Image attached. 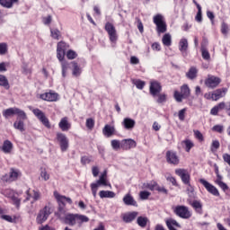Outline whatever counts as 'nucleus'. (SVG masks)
I'll return each mask as SVG.
<instances>
[{
	"label": "nucleus",
	"instance_id": "obj_13",
	"mask_svg": "<svg viewBox=\"0 0 230 230\" xmlns=\"http://www.w3.org/2000/svg\"><path fill=\"white\" fill-rule=\"evenodd\" d=\"M199 182H200V184H202V186H204V188H206V190H207V191H208V193H211L215 197H218V195H220L217 187H215L213 184L209 183V181H208L204 179H199Z\"/></svg>",
	"mask_w": 230,
	"mask_h": 230
},
{
	"label": "nucleus",
	"instance_id": "obj_62",
	"mask_svg": "<svg viewBox=\"0 0 230 230\" xmlns=\"http://www.w3.org/2000/svg\"><path fill=\"white\" fill-rule=\"evenodd\" d=\"M212 130H214V132H218L219 134H222L224 132V126L216 125L212 128Z\"/></svg>",
	"mask_w": 230,
	"mask_h": 230
},
{
	"label": "nucleus",
	"instance_id": "obj_2",
	"mask_svg": "<svg viewBox=\"0 0 230 230\" xmlns=\"http://www.w3.org/2000/svg\"><path fill=\"white\" fill-rule=\"evenodd\" d=\"M105 31H107L110 41L112 44H116L118 42V31H116V27L111 22H106L104 26Z\"/></svg>",
	"mask_w": 230,
	"mask_h": 230
},
{
	"label": "nucleus",
	"instance_id": "obj_1",
	"mask_svg": "<svg viewBox=\"0 0 230 230\" xmlns=\"http://www.w3.org/2000/svg\"><path fill=\"white\" fill-rule=\"evenodd\" d=\"M100 186H109L111 188V183L107 180V171H104L99 177V180L96 182L91 183V190L94 199H96V195L98 193V189Z\"/></svg>",
	"mask_w": 230,
	"mask_h": 230
},
{
	"label": "nucleus",
	"instance_id": "obj_51",
	"mask_svg": "<svg viewBox=\"0 0 230 230\" xmlns=\"http://www.w3.org/2000/svg\"><path fill=\"white\" fill-rule=\"evenodd\" d=\"M77 222L78 224H84V222H89V217L84 215L77 214Z\"/></svg>",
	"mask_w": 230,
	"mask_h": 230
},
{
	"label": "nucleus",
	"instance_id": "obj_50",
	"mask_svg": "<svg viewBox=\"0 0 230 230\" xmlns=\"http://www.w3.org/2000/svg\"><path fill=\"white\" fill-rule=\"evenodd\" d=\"M0 4L4 6V8H12V6H13L12 0H0Z\"/></svg>",
	"mask_w": 230,
	"mask_h": 230
},
{
	"label": "nucleus",
	"instance_id": "obj_34",
	"mask_svg": "<svg viewBox=\"0 0 230 230\" xmlns=\"http://www.w3.org/2000/svg\"><path fill=\"white\" fill-rule=\"evenodd\" d=\"M24 121L25 120L16 119L13 123V128L16 130H20V132H24V130H26V128H24Z\"/></svg>",
	"mask_w": 230,
	"mask_h": 230
},
{
	"label": "nucleus",
	"instance_id": "obj_21",
	"mask_svg": "<svg viewBox=\"0 0 230 230\" xmlns=\"http://www.w3.org/2000/svg\"><path fill=\"white\" fill-rule=\"evenodd\" d=\"M77 220V214H66L63 220L64 224L67 226H75Z\"/></svg>",
	"mask_w": 230,
	"mask_h": 230
},
{
	"label": "nucleus",
	"instance_id": "obj_49",
	"mask_svg": "<svg viewBox=\"0 0 230 230\" xmlns=\"http://www.w3.org/2000/svg\"><path fill=\"white\" fill-rule=\"evenodd\" d=\"M195 20L197 22H202V7L198 5V13L196 14Z\"/></svg>",
	"mask_w": 230,
	"mask_h": 230
},
{
	"label": "nucleus",
	"instance_id": "obj_64",
	"mask_svg": "<svg viewBox=\"0 0 230 230\" xmlns=\"http://www.w3.org/2000/svg\"><path fill=\"white\" fill-rule=\"evenodd\" d=\"M223 160L225 163H227L228 166H230V155L226 153L223 155Z\"/></svg>",
	"mask_w": 230,
	"mask_h": 230
},
{
	"label": "nucleus",
	"instance_id": "obj_53",
	"mask_svg": "<svg viewBox=\"0 0 230 230\" xmlns=\"http://www.w3.org/2000/svg\"><path fill=\"white\" fill-rule=\"evenodd\" d=\"M76 57H78V54H76V52H75L74 50H68L66 52V58H68V60H75Z\"/></svg>",
	"mask_w": 230,
	"mask_h": 230
},
{
	"label": "nucleus",
	"instance_id": "obj_6",
	"mask_svg": "<svg viewBox=\"0 0 230 230\" xmlns=\"http://www.w3.org/2000/svg\"><path fill=\"white\" fill-rule=\"evenodd\" d=\"M174 213L177 217H180V218H191V212L186 206H177L174 208Z\"/></svg>",
	"mask_w": 230,
	"mask_h": 230
},
{
	"label": "nucleus",
	"instance_id": "obj_30",
	"mask_svg": "<svg viewBox=\"0 0 230 230\" xmlns=\"http://www.w3.org/2000/svg\"><path fill=\"white\" fill-rule=\"evenodd\" d=\"M73 69H72V75L75 78H78L82 75V68H80V66H78V63L75 61L71 62Z\"/></svg>",
	"mask_w": 230,
	"mask_h": 230
},
{
	"label": "nucleus",
	"instance_id": "obj_57",
	"mask_svg": "<svg viewBox=\"0 0 230 230\" xmlns=\"http://www.w3.org/2000/svg\"><path fill=\"white\" fill-rule=\"evenodd\" d=\"M221 33H223V35H227V33H229V27L226 22H223L221 25Z\"/></svg>",
	"mask_w": 230,
	"mask_h": 230
},
{
	"label": "nucleus",
	"instance_id": "obj_24",
	"mask_svg": "<svg viewBox=\"0 0 230 230\" xmlns=\"http://www.w3.org/2000/svg\"><path fill=\"white\" fill-rule=\"evenodd\" d=\"M122 200L126 206H134L135 208H137V201L134 199V197H132L130 193L126 194Z\"/></svg>",
	"mask_w": 230,
	"mask_h": 230
},
{
	"label": "nucleus",
	"instance_id": "obj_10",
	"mask_svg": "<svg viewBox=\"0 0 230 230\" xmlns=\"http://www.w3.org/2000/svg\"><path fill=\"white\" fill-rule=\"evenodd\" d=\"M57 139L60 145L61 152H66L69 148V139L63 133H57Z\"/></svg>",
	"mask_w": 230,
	"mask_h": 230
},
{
	"label": "nucleus",
	"instance_id": "obj_63",
	"mask_svg": "<svg viewBox=\"0 0 230 230\" xmlns=\"http://www.w3.org/2000/svg\"><path fill=\"white\" fill-rule=\"evenodd\" d=\"M51 21H53V19L51 18V15H49L47 17H43V19H42V22L46 26H48V24H51Z\"/></svg>",
	"mask_w": 230,
	"mask_h": 230
},
{
	"label": "nucleus",
	"instance_id": "obj_37",
	"mask_svg": "<svg viewBox=\"0 0 230 230\" xmlns=\"http://www.w3.org/2000/svg\"><path fill=\"white\" fill-rule=\"evenodd\" d=\"M197 68L195 66H191L189 72L186 74V76L189 77L190 80H194V78H197Z\"/></svg>",
	"mask_w": 230,
	"mask_h": 230
},
{
	"label": "nucleus",
	"instance_id": "obj_58",
	"mask_svg": "<svg viewBox=\"0 0 230 230\" xmlns=\"http://www.w3.org/2000/svg\"><path fill=\"white\" fill-rule=\"evenodd\" d=\"M86 127H87V128H89L90 130H92V128H94V119H86Z\"/></svg>",
	"mask_w": 230,
	"mask_h": 230
},
{
	"label": "nucleus",
	"instance_id": "obj_38",
	"mask_svg": "<svg viewBox=\"0 0 230 230\" xmlns=\"http://www.w3.org/2000/svg\"><path fill=\"white\" fill-rule=\"evenodd\" d=\"M162 42L164 46H167V47L172 46V35H170V33L164 34L162 39Z\"/></svg>",
	"mask_w": 230,
	"mask_h": 230
},
{
	"label": "nucleus",
	"instance_id": "obj_46",
	"mask_svg": "<svg viewBox=\"0 0 230 230\" xmlns=\"http://www.w3.org/2000/svg\"><path fill=\"white\" fill-rule=\"evenodd\" d=\"M219 148H220V142L218 140H213L210 146L211 153L215 154V152H217V150H218Z\"/></svg>",
	"mask_w": 230,
	"mask_h": 230
},
{
	"label": "nucleus",
	"instance_id": "obj_23",
	"mask_svg": "<svg viewBox=\"0 0 230 230\" xmlns=\"http://www.w3.org/2000/svg\"><path fill=\"white\" fill-rule=\"evenodd\" d=\"M179 49L183 57L188 55V39L182 38L180 40Z\"/></svg>",
	"mask_w": 230,
	"mask_h": 230
},
{
	"label": "nucleus",
	"instance_id": "obj_33",
	"mask_svg": "<svg viewBox=\"0 0 230 230\" xmlns=\"http://www.w3.org/2000/svg\"><path fill=\"white\" fill-rule=\"evenodd\" d=\"M190 206L198 212L199 215H202V203L199 200H193L190 203Z\"/></svg>",
	"mask_w": 230,
	"mask_h": 230
},
{
	"label": "nucleus",
	"instance_id": "obj_44",
	"mask_svg": "<svg viewBox=\"0 0 230 230\" xmlns=\"http://www.w3.org/2000/svg\"><path fill=\"white\" fill-rule=\"evenodd\" d=\"M60 31L58 29H50V37L55 40H58L60 39Z\"/></svg>",
	"mask_w": 230,
	"mask_h": 230
},
{
	"label": "nucleus",
	"instance_id": "obj_12",
	"mask_svg": "<svg viewBox=\"0 0 230 230\" xmlns=\"http://www.w3.org/2000/svg\"><path fill=\"white\" fill-rule=\"evenodd\" d=\"M161 91H163V86H161V84L159 82L152 81L150 83L149 92L153 98H156L157 95L161 93Z\"/></svg>",
	"mask_w": 230,
	"mask_h": 230
},
{
	"label": "nucleus",
	"instance_id": "obj_43",
	"mask_svg": "<svg viewBox=\"0 0 230 230\" xmlns=\"http://www.w3.org/2000/svg\"><path fill=\"white\" fill-rule=\"evenodd\" d=\"M111 145L113 150H115L116 152H118V150H120L121 148V141L117 140V139H113L111 141Z\"/></svg>",
	"mask_w": 230,
	"mask_h": 230
},
{
	"label": "nucleus",
	"instance_id": "obj_27",
	"mask_svg": "<svg viewBox=\"0 0 230 230\" xmlns=\"http://www.w3.org/2000/svg\"><path fill=\"white\" fill-rule=\"evenodd\" d=\"M13 149V144H12V141L10 140L4 141V144L1 146V150L2 152H4V154H11Z\"/></svg>",
	"mask_w": 230,
	"mask_h": 230
},
{
	"label": "nucleus",
	"instance_id": "obj_15",
	"mask_svg": "<svg viewBox=\"0 0 230 230\" xmlns=\"http://www.w3.org/2000/svg\"><path fill=\"white\" fill-rule=\"evenodd\" d=\"M166 161L169 164H173L174 166H177L180 163L179 156L175 151L166 152Z\"/></svg>",
	"mask_w": 230,
	"mask_h": 230
},
{
	"label": "nucleus",
	"instance_id": "obj_42",
	"mask_svg": "<svg viewBox=\"0 0 230 230\" xmlns=\"http://www.w3.org/2000/svg\"><path fill=\"white\" fill-rule=\"evenodd\" d=\"M137 223L140 227H146V224L148 223V218L145 217H138L137 219Z\"/></svg>",
	"mask_w": 230,
	"mask_h": 230
},
{
	"label": "nucleus",
	"instance_id": "obj_59",
	"mask_svg": "<svg viewBox=\"0 0 230 230\" xmlns=\"http://www.w3.org/2000/svg\"><path fill=\"white\" fill-rule=\"evenodd\" d=\"M155 190H156V191H159L160 193L168 195V190H166V188H164V187H161V186L157 185V183H156V187Z\"/></svg>",
	"mask_w": 230,
	"mask_h": 230
},
{
	"label": "nucleus",
	"instance_id": "obj_16",
	"mask_svg": "<svg viewBox=\"0 0 230 230\" xmlns=\"http://www.w3.org/2000/svg\"><path fill=\"white\" fill-rule=\"evenodd\" d=\"M54 197L58 200L59 207L62 206V208H66V202H67V204H73V200L71 199V198L60 195L57 191H54Z\"/></svg>",
	"mask_w": 230,
	"mask_h": 230
},
{
	"label": "nucleus",
	"instance_id": "obj_32",
	"mask_svg": "<svg viewBox=\"0 0 230 230\" xmlns=\"http://www.w3.org/2000/svg\"><path fill=\"white\" fill-rule=\"evenodd\" d=\"M207 44H208V41H204L201 45V55L204 60H209L211 58V56L209 55V51H208V49H206Z\"/></svg>",
	"mask_w": 230,
	"mask_h": 230
},
{
	"label": "nucleus",
	"instance_id": "obj_3",
	"mask_svg": "<svg viewBox=\"0 0 230 230\" xmlns=\"http://www.w3.org/2000/svg\"><path fill=\"white\" fill-rule=\"evenodd\" d=\"M154 22L156 25L157 33H166V22L162 14H156L153 18Z\"/></svg>",
	"mask_w": 230,
	"mask_h": 230
},
{
	"label": "nucleus",
	"instance_id": "obj_45",
	"mask_svg": "<svg viewBox=\"0 0 230 230\" xmlns=\"http://www.w3.org/2000/svg\"><path fill=\"white\" fill-rule=\"evenodd\" d=\"M156 96V103H166V100L168 98V95H166V93H158Z\"/></svg>",
	"mask_w": 230,
	"mask_h": 230
},
{
	"label": "nucleus",
	"instance_id": "obj_18",
	"mask_svg": "<svg viewBox=\"0 0 230 230\" xmlns=\"http://www.w3.org/2000/svg\"><path fill=\"white\" fill-rule=\"evenodd\" d=\"M40 98L45 102H57V100H58V93L49 92V93L40 94Z\"/></svg>",
	"mask_w": 230,
	"mask_h": 230
},
{
	"label": "nucleus",
	"instance_id": "obj_25",
	"mask_svg": "<svg viewBox=\"0 0 230 230\" xmlns=\"http://www.w3.org/2000/svg\"><path fill=\"white\" fill-rule=\"evenodd\" d=\"M58 127L63 132H67V130L71 128V123H69L67 117H64L63 119H61L58 123Z\"/></svg>",
	"mask_w": 230,
	"mask_h": 230
},
{
	"label": "nucleus",
	"instance_id": "obj_11",
	"mask_svg": "<svg viewBox=\"0 0 230 230\" xmlns=\"http://www.w3.org/2000/svg\"><path fill=\"white\" fill-rule=\"evenodd\" d=\"M19 177H21V172L17 169H11L9 174L3 176V181L5 182H13V181H17Z\"/></svg>",
	"mask_w": 230,
	"mask_h": 230
},
{
	"label": "nucleus",
	"instance_id": "obj_61",
	"mask_svg": "<svg viewBox=\"0 0 230 230\" xmlns=\"http://www.w3.org/2000/svg\"><path fill=\"white\" fill-rule=\"evenodd\" d=\"M22 73L23 75H31V69L28 67V64L22 65Z\"/></svg>",
	"mask_w": 230,
	"mask_h": 230
},
{
	"label": "nucleus",
	"instance_id": "obj_5",
	"mask_svg": "<svg viewBox=\"0 0 230 230\" xmlns=\"http://www.w3.org/2000/svg\"><path fill=\"white\" fill-rule=\"evenodd\" d=\"M32 112L34 116L40 121V123L44 125V127H46L47 128H51L49 119H48V117H46V114L42 111L39 109H33Z\"/></svg>",
	"mask_w": 230,
	"mask_h": 230
},
{
	"label": "nucleus",
	"instance_id": "obj_40",
	"mask_svg": "<svg viewBox=\"0 0 230 230\" xmlns=\"http://www.w3.org/2000/svg\"><path fill=\"white\" fill-rule=\"evenodd\" d=\"M57 215L59 220H61L62 222L66 218V216L67 215V213H66V208L62 207V205H60V207L58 208V211L57 212Z\"/></svg>",
	"mask_w": 230,
	"mask_h": 230
},
{
	"label": "nucleus",
	"instance_id": "obj_28",
	"mask_svg": "<svg viewBox=\"0 0 230 230\" xmlns=\"http://www.w3.org/2000/svg\"><path fill=\"white\" fill-rule=\"evenodd\" d=\"M17 111V107L8 108L3 111V116L5 119H9V118H13L15 116Z\"/></svg>",
	"mask_w": 230,
	"mask_h": 230
},
{
	"label": "nucleus",
	"instance_id": "obj_9",
	"mask_svg": "<svg viewBox=\"0 0 230 230\" xmlns=\"http://www.w3.org/2000/svg\"><path fill=\"white\" fill-rule=\"evenodd\" d=\"M49 215H51V212L49 211V208L45 207L44 208L40 210L36 218V222L38 224H44V222L48 220Z\"/></svg>",
	"mask_w": 230,
	"mask_h": 230
},
{
	"label": "nucleus",
	"instance_id": "obj_29",
	"mask_svg": "<svg viewBox=\"0 0 230 230\" xmlns=\"http://www.w3.org/2000/svg\"><path fill=\"white\" fill-rule=\"evenodd\" d=\"M114 132H116V128L111 125H105L102 129V134L106 136V137H111L114 135Z\"/></svg>",
	"mask_w": 230,
	"mask_h": 230
},
{
	"label": "nucleus",
	"instance_id": "obj_26",
	"mask_svg": "<svg viewBox=\"0 0 230 230\" xmlns=\"http://www.w3.org/2000/svg\"><path fill=\"white\" fill-rule=\"evenodd\" d=\"M26 199L25 200H30V199H31L32 197V201L31 204H33V202H37V200H40V192L37 191V190H32L31 193H30V190L26 191Z\"/></svg>",
	"mask_w": 230,
	"mask_h": 230
},
{
	"label": "nucleus",
	"instance_id": "obj_4",
	"mask_svg": "<svg viewBox=\"0 0 230 230\" xmlns=\"http://www.w3.org/2000/svg\"><path fill=\"white\" fill-rule=\"evenodd\" d=\"M189 96H190V87H188L187 84H183L181 87V93H179L178 91L174 92V100H176L178 103H181L182 100L188 98Z\"/></svg>",
	"mask_w": 230,
	"mask_h": 230
},
{
	"label": "nucleus",
	"instance_id": "obj_47",
	"mask_svg": "<svg viewBox=\"0 0 230 230\" xmlns=\"http://www.w3.org/2000/svg\"><path fill=\"white\" fill-rule=\"evenodd\" d=\"M133 84L136 85L137 89L143 90L145 87V81L139 79L133 80Z\"/></svg>",
	"mask_w": 230,
	"mask_h": 230
},
{
	"label": "nucleus",
	"instance_id": "obj_36",
	"mask_svg": "<svg viewBox=\"0 0 230 230\" xmlns=\"http://www.w3.org/2000/svg\"><path fill=\"white\" fill-rule=\"evenodd\" d=\"M157 187V182L151 181V182H146L142 184V190H150L151 191H154L155 188Z\"/></svg>",
	"mask_w": 230,
	"mask_h": 230
},
{
	"label": "nucleus",
	"instance_id": "obj_20",
	"mask_svg": "<svg viewBox=\"0 0 230 230\" xmlns=\"http://www.w3.org/2000/svg\"><path fill=\"white\" fill-rule=\"evenodd\" d=\"M137 215H139L138 212L133 211V212H128L126 214H123L122 220L126 224H130V222H134L136 218H137Z\"/></svg>",
	"mask_w": 230,
	"mask_h": 230
},
{
	"label": "nucleus",
	"instance_id": "obj_41",
	"mask_svg": "<svg viewBox=\"0 0 230 230\" xmlns=\"http://www.w3.org/2000/svg\"><path fill=\"white\" fill-rule=\"evenodd\" d=\"M0 85L2 87H4V89H10V84L8 83V79L3 75H0Z\"/></svg>",
	"mask_w": 230,
	"mask_h": 230
},
{
	"label": "nucleus",
	"instance_id": "obj_14",
	"mask_svg": "<svg viewBox=\"0 0 230 230\" xmlns=\"http://www.w3.org/2000/svg\"><path fill=\"white\" fill-rule=\"evenodd\" d=\"M176 175H178L181 179L183 184H190V172L186 169H176L175 170Z\"/></svg>",
	"mask_w": 230,
	"mask_h": 230
},
{
	"label": "nucleus",
	"instance_id": "obj_54",
	"mask_svg": "<svg viewBox=\"0 0 230 230\" xmlns=\"http://www.w3.org/2000/svg\"><path fill=\"white\" fill-rule=\"evenodd\" d=\"M40 177L43 181H49V173H48V171H46V169L41 170Z\"/></svg>",
	"mask_w": 230,
	"mask_h": 230
},
{
	"label": "nucleus",
	"instance_id": "obj_31",
	"mask_svg": "<svg viewBox=\"0 0 230 230\" xmlns=\"http://www.w3.org/2000/svg\"><path fill=\"white\" fill-rule=\"evenodd\" d=\"M99 197H101V199H114L116 193L112 190H101L99 192Z\"/></svg>",
	"mask_w": 230,
	"mask_h": 230
},
{
	"label": "nucleus",
	"instance_id": "obj_52",
	"mask_svg": "<svg viewBox=\"0 0 230 230\" xmlns=\"http://www.w3.org/2000/svg\"><path fill=\"white\" fill-rule=\"evenodd\" d=\"M188 110L186 108H183L182 110L179 111L178 112V118L180 119V121H184L185 118H186V111Z\"/></svg>",
	"mask_w": 230,
	"mask_h": 230
},
{
	"label": "nucleus",
	"instance_id": "obj_56",
	"mask_svg": "<svg viewBox=\"0 0 230 230\" xmlns=\"http://www.w3.org/2000/svg\"><path fill=\"white\" fill-rule=\"evenodd\" d=\"M217 184L219 186V188H221V190L223 191H226V190H228L229 187H227V184H226L224 181H220V180H217Z\"/></svg>",
	"mask_w": 230,
	"mask_h": 230
},
{
	"label": "nucleus",
	"instance_id": "obj_55",
	"mask_svg": "<svg viewBox=\"0 0 230 230\" xmlns=\"http://www.w3.org/2000/svg\"><path fill=\"white\" fill-rule=\"evenodd\" d=\"M184 145H185V150L186 152H190L191 150V148H193V142H191L190 140H185L183 141Z\"/></svg>",
	"mask_w": 230,
	"mask_h": 230
},
{
	"label": "nucleus",
	"instance_id": "obj_22",
	"mask_svg": "<svg viewBox=\"0 0 230 230\" xmlns=\"http://www.w3.org/2000/svg\"><path fill=\"white\" fill-rule=\"evenodd\" d=\"M121 124L126 130H134V127H136V120L130 118H125Z\"/></svg>",
	"mask_w": 230,
	"mask_h": 230
},
{
	"label": "nucleus",
	"instance_id": "obj_19",
	"mask_svg": "<svg viewBox=\"0 0 230 230\" xmlns=\"http://www.w3.org/2000/svg\"><path fill=\"white\" fill-rule=\"evenodd\" d=\"M227 93V88H221L214 91L211 94V98L214 102L220 100V98H224Z\"/></svg>",
	"mask_w": 230,
	"mask_h": 230
},
{
	"label": "nucleus",
	"instance_id": "obj_48",
	"mask_svg": "<svg viewBox=\"0 0 230 230\" xmlns=\"http://www.w3.org/2000/svg\"><path fill=\"white\" fill-rule=\"evenodd\" d=\"M8 53V44L2 42L0 43V55H6Z\"/></svg>",
	"mask_w": 230,
	"mask_h": 230
},
{
	"label": "nucleus",
	"instance_id": "obj_17",
	"mask_svg": "<svg viewBox=\"0 0 230 230\" xmlns=\"http://www.w3.org/2000/svg\"><path fill=\"white\" fill-rule=\"evenodd\" d=\"M136 146H137V143H136L135 140L132 138L121 140L122 150H130L132 148H136Z\"/></svg>",
	"mask_w": 230,
	"mask_h": 230
},
{
	"label": "nucleus",
	"instance_id": "obj_35",
	"mask_svg": "<svg viewBox=\"0 0 230 230\" xmlns=\"http://www.w3.org/2000/svg\"><path fill=\"white\" fill-rule=\"evenodd\" d=\"M15 116H17L16 119L25 120L28 119V115H26V112L19 108H16V113Z\"/></svg>",
	"mask_w": 230,
	"mask_h": 230
},
{
	"label": "nucleus",
	"instance_id": "obj_8",
	"mask_svg": "<svg viewBox=\"0 0 230 230\" xmlns=\"http://www.w3.org/2000/svg\"><path fill=\"white\" fill-rule=\"evenodd\" d=\"M220 82H222V80L219 77L208 75V77L205 80V85L206 87H208V89H215L220 85Z\"/></svg>",
	"mask_w": 230,
	"mask_h": 230
},
{
	"label": "nucleus",
	"instance_id": "obj_7",
	"mask_svg": "<svg viewBox=\"0 0 230 230\" xmlns=\"http://www.w3.org/2000/svg\"><path fill=\"white\" fill-rule=\"evenodd\" d=\"M69 49V45L64 41H59L57 46V58L59 61L64 60V57H66V51Z\"/></svg>",
	"mask_w": 230,
	"mask_h": 230
},
{
	"label": "nucleus",
	"instance_id": "obj_39",
	"mask_svg": "<svg viewBox=\"0 0 230 230\" xmlns=\"http://www.w3.org/2000/svg\"><path fill=\"white\" fill-rule=\"evenodd\" d=\"M59 62H61L62 76H63V78H66V73H67V69H69V63L67 61H64V59H62Z\"/></svg>",
	"mask_w": 230,
	"mask_h": 230
},
{
	"label": "nucleus",
	"instance_id": "obj_60",
	"mask_svg": "<svg viewBox=\"0 0 230 230\" xmlns=\"http://www.w3.org/2000/svg\"><path fill=\"white\" fill-rule=\"evenodd\" d=\"M150 197V192L146 190L140 191V199L142 200H146Z\"/></svg>",
	"mask_w": 230,
	"mask_h": 230
}]
</instances>
